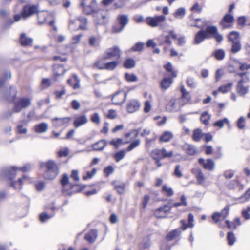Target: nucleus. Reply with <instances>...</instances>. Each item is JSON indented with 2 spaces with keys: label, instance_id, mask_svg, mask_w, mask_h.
Masks as SVG:
<instances>
[{
  "label": "nucleus",
  "instance_id": "6",
  "mask_svg": "<svg viewBox=\"0 0 250 250\" xmlns=\"http://www.w3.org/2000/svg\"><path fill=\"white\" fill-rule=\"evenodd\" d=\"M118 24L113 25L112 32L114 33L121 32L129 22V18L127 15H119L117 17Z\"/></svg>",
  "mask_w": 250,
  "mask_h": 250
},
{
  "label": "nucleus",
  "instance_id": "44",
  "mask_svg": "<svg viewBox=\"0 0 250 250\" xmlns=\"http://www.w3.org/2000/svg\"><path fill=\"white\" fill-rule=\"evenodd\" d=\"M125 155V151L124 150H120L114 155V157L116 162H118L123 159Z\"/></svg>",
  "mask_w": 250,
  "mask_h": 250
},
{
  "label": "nucleus",
  "instance_id": "13",
  "mask_svg": "<svg viewBox=\"0 0 250 250\" xmlns=\"http://www.w3.org/2000/svg\"><path fill=\"white\" fill-rule=\"evenodd\" d=\"M198 162L205 169L212 170L214 168L215 163L211 159H208L205 161L204 159L200 158L198 159Z\"/></svg>",
  "mask_w": 250,
  "mask_h": 250
},
{
  "label": "nucleus",
  "instance_id": "31",
  "mask_svg": "<svg viewBox=\"0 0 250 250\" xmlns=\"http://www.w3.org/2000/svg\"><path fill=\"white\" fill-rule=\"evenodd\" d=\"M113 184L115 186V188L120 194H122L125 190V184L123 182H119L115 181L113 182Z\"/></svg>",
  "mask_w": 250,
  "mask_h": 250
},
{
  "label": "nucleus",
  "instance_id": "16",
  "mask_svg": "<svg viewBox=\"0 0 250 250\" xmlns=\"http://www.w3.org/2000/svg\"><path fill=\"white\" fill-rule=\"evenodd\" d=\"M88 122V119L85 115L80 116L75 118L73 125L76 128H78L86 124Z\"/></svg>",
  "mask_w": 250,
  "mask_h": 250
},
{
  "label": "nucleus",
  "instance_id": "7",
  "mask_svg": "<svg viewBox=\"0 0 250 250\" xmlns=\"http://www.w3.org/2000/svg\"><path fill=\"white\" fill-rule=\"evenodd\" d=\"M165 15H161L154 17H147L146 18V23L152 27H156L160 25L161 23L166 21Z\"/></svg>",
  "mask_w": 250,
  "mask_h": 250
},
{
  "label": "nucleus",
  "instance_id": "59",
  "mask_svg": "<svg viewBox=\"0 0 250 250\" xmlns=\"http://www.w3.org/2000/svg\"><path fill=\"white\" fill-rule=\"evenodd\" d=\"M73 81L75 82V83L73 85V89H76L79 87L80 80L77 75L75 74L73 75Z\"/></svg>",
  "mask_w": 250,
  "mask_h": 250
},
{
  "label": "nucleus",
  "instance_id": "8",
  "mask_svg": "<svg viewBox=\"0 0 250 250\" xmlns=\"http://www.w3.org/2000/svg\"><path fill=\"white\" fill-rule=\"evenodd\" d=\"M121 50L119 47L115 46L112 48L107 49L104 56H103V60H106L112 57H117L120 58L121 57Z\"/></svg>",
  "mask_w": 250,
  "mask_h": 250
},
{
  "label": "nucleus",
  "instance_id": "33",
  "mask_svg": "<svg viewBox=\"0 0 250 250\" xmlns=\"http://www.w3.org/2000/svg\"><path fill=\"white\" fill-rule=\"evenodd\" d=\"M186 14V9L184 7L179 8L174 13V16L176 19H182Z\"/></svg>",
  "mask_w": 250,
  "mask_h": 250
},
{
  "label": "nucleus",
  "instance_id": "47",
  "mask_svg": "<svg viewBox=\"0 0 250 250\" xmlns=\"http://www.w3.org/2000/svg\"><path fill=\"white\" fill-rule=\"evenodd\" d=\"M125 79L128 82H134L137 81V77L134 74L126 73L125 74Z\"/></svg>",
  "mask_w": 250,
  "mask_h": 250
},
{
  "label": "nucleus",
  "instance_id": "51",
  "mask_svg": "<svg viewBox=\"0 0 250 250\" xmlns=\"http://www.w3.org/2000/svg\"><path fill=\"white\" fill-rule=\"evenodd\" d=\"M17 131L21 134H25L27 133L28 129L26 127H24L22 125H18L17 126Z\"/></svg>",
  "mask_w": 250,
  "mask_h": 250
},
{
  "label": "nucleus",
  "instance_id": "57",
  "mask_svg": "<svg viewBox=\"0 0 250 250\" xmlns=\"http://www.w3.org/2000/svg\"><path fill=\"white\" fill-rule=\"evenodd\" d=\"M87 6L92 10L94 13L99 9L96 0H92L90 4Z\"/></svg>",
  "mask_w": 250,
  "mask_h": 250
},
{
  "label": "nucleus",
  "instance_id": "58",
  "mask_svg": "<svg viewBox=\"0 0 250 250\" xmlns=\"http://www.w3.org/2000/svg\"><path fill=\"white\" fill-rule=\"evenodd\" d=\"M250 207H248L247 208L243 210L242 212V215L246 220L250 219Z\"/></svg>",
  "mask_w": 250,
  "mask_h": 250
},
{
  "label": "nucleus",
  "instance_id": "34",
  "mask_svg": "<svg viewBox=\"0 0 250 250\" xmlns=\"http://www.w3.org/2000/svg\"><path fill=\"white\" fill-rule=\"evenodd\" d=\"M151 156L155 160L163 159V151L160 149H155L152 151Z\"/></svg>",
  "mask_w": 250,
  "mask_h": 250
},
{
  "label": "nucleus",
  "instance_id": "15",
  "mask_svg": "<svg viewBox=\"0 0 250 250\" xmlns=\"http://www.w3.org/2000/svg\"><path fill=\"white\" fill-rule=\"evenodd\" d=\"M70 120L69 117L64 118H55L52 119L53 125L54 127L57 128L60 126L64 125L69 122Z\"/></svg>",
  "mask_w": 250,
  "mask_h": 250
},
{
  "label": "nucleus",
  "instance_id": "23",
  "mask_svg": "<svg viewBox=\"0 0 250 250\" xmlns=\"http://www.w3.org/2000/svg\"><path fill=\"white\" fill-rule=\"evenodd\" d=\"M189 95H181L180 96V98L175 100L174 102L171 101V104L172 106H174L175 104H179L180 105H184L186 103H187L188 100V96Z\"/></svg>",
  "mask_w": 250,
  "mask_h": 250
},
{
  "label": "nucleus",
  "instance_id": "17",
  "mask_svg": "<svg viewBox=\"0 0 250 250\" xmlns=\"http://www.w3.org/2000/svg\"><path fill=\"white\" fill-rule=\"evenodd\" d=\"M193 173L195 174L198 185H203L205 182V176L201 169L195 168L193 169Z\"/></svg>",
  "mask_w": 250,
  "mask_h": 250
},
{
  "label": "nucleus",
  "instance_id": "29",
  "mask_svg": "<svg viewBox=\"0 0 250 250\" xmlns=\"http://www.w3.org/2000/svg\"><path fill=\"white\" fill-rule=\"evenodd\" d=\"M203 135L201 129L197 128L194 130L192 138L194 141L199 142Z\"/></svg>",
  "mask_w": 250,
  "mask_h": 250
},
{
  "label": "nucleus",
  "instance_id": "25",
  "mask_svg": "<svg viewBox=\"0 0 250 250\" xmlns=\"http://www.w3.org/2000/svg\"><path fill=\"white\" fill-rule=\"evenodd\" d=\"M20 40L21 44L22 46H28L32 43L33 42V39L31 38H28L26 36V34L24 33L21 34Z\"/></svg>",
  "mask_w": 250,
  "mask_h": 250
},
{
  "label": "nucleus",
  "instance_id": "48",
  "mask_svg": "<svg viewBox=\"0 0 250 250\" xmlns=\"http://www.w3.org/2000/svg\"><path fill=\"white\" fill-rule=\"evenodd\" d=\"M140 144V141L139 140L137 139L135 140L130 143V144L127 147L126 150L127 151H130L134 148L138 146Z\"/></svg>",
  "mask_w": 250,
  "mask_h": 250
},
{
  "label": "nucleus",
  "instance_id": "14",
  "mask_svg": "<svg viewBox=\"0 0 250 250\" xmlns=\"http://www.w3.org/2000/svg\"><path fill=\"white\" fill-rule=\"evenodd\" d=\"M236 90L238 94H247L249 92V86L245 83L244 79H241L238 82Z\"/></svg>",
  "mask_w": 250,
  "mask_h": 250
},
{
  "label": "nucleus",
  "instance_id": "38",
  "mask_svg": "<svg viewBox=\"0 0 250 250\" xmlns=\"http://www.w3.org/2000/svg\"><path fill=\"white\" fill-rule=\"evenodd\" d=\"M239 38V33L236 31H231L228 35V41L230 42H235V41Z\"/></svg>",
  "mask_w": 250,
  "mask_h": 250
},
{
  "label": "nucleus",
  "instance_id": "9",
  "mask_svg": "<svg viewBox=\"0 0 250 250\" xmlns=\"http://www.w3.org/2000/svg\"><path fill=\"white\" fill-rule=\"evenodd\" d=\"M66 72L63 65L56 64L53 66V80L55 81L59 80L60 77L63 76Z\"/></svg>",
  "mask_w": 250,
  "mask_h": 250
},
{
  "label": "nucleus",
  "instance_id": "45",
  "mask_svg": "<svg viewBox=\"0 0 250 250\" xmlns=\"http://www.w3.org/2000/svg\"><path fill=\"white\" fill-rule=\"evenodd\" d=\"M144 46V43L143 42H138L131 47V49L134 52H140L143 49Z\"/></svg>",
  "mask_w": 250,
  "mask_h": 250
},
{
  "label": "nucleus",
  "instance_id": "12",
  "mask_svg": "<svg viewBox=\"0 0 250 250\" xmlns=\"http://www.w3.org/2000/svg\"><path fill=\"white\" fill-rule=\"evenodd\" d=\"M140 102L136 99L130 100L127 104L126 108L127 112L129 113H133L138 110L140 108Z\"/></svg>",
  "mask_w": 250,
  "mask_h": 250
},
{
  "label": "nucleus",
  "instance_id": "19",
  "mask_svg": "<svg viewBox=\"0 0 250 250\" xmlns=\"http://www.w3.org/2000/svg\"><path fill=\"white\" fill-rule=\"evenodd\" d=\"M97 238V231L96 229H92L89 233L85 234L84 238L90 243H93Z\"/></svg>",
  "mask_w": 250,
  "mask_h": 250
},
{
  "label": "nucleus",
  "instance_id": "3",
  "mask_svg": "<svg viewBox=\"0 0 250 250\" xmlns=\"http://www.w3.org/2000/svg\"><path fill=\"white\" fill-rule=\"evenodd\" d=\"M14 104V111L15 113L20 112L23 109L27 108L31 104V100L27 97H17L14 95L12 97Z\"/></svg>",
  "mask_w": 250,
  "mask_h": 250
},
{
  "label": "nucleus",
  "instance_id": "46",
  "mask_svg": "<svg viewBox=\"0 0 250 250\" xmlns=\"http://www.w3.org/2000/svg\"><path fill=\"white\" fill-rule=\"evenodd\" d=\"M163 192L166 193L167 196H172L174 194V192L172 188H168L166 185H164L162 187Z\"/></svg>",
  "mask_w": 250,
  "mask_h": 250
},
{
  "label": "nucleus",
  "instance_id": "63",
  "mask_svg": "<svg viewBox=\"0 0 250 250\" xmlns=\"http://www.w3.org/2000/svg\"><path fill=\"white\" fill-rule=\"evenodd\" d=\"M114 169L112 166H108L104 168V171L106 174V176H108L109 174L113 173Z\"/></svg>",
  "mask_w": 250,
  "mask_h": 250
},
{
  "label": "nucleus",
  "instance_id": "37",
  "mask_svg": "<svg viewBox=\"0 0 250 250\" xmlns=\"http://www.w3.org/2000/svg\"><path fill=\"white\" fill-rule=\"evenodd\" d=\"M210 118V115L207 111H204L201 115L200 120L201 122L204 125H207L209 124V120Z\"/></svg>",
  "mask_w": 250,
  "mask_h": 250
},
{
  "label": "nucleus",
  "instance_id": "20",
  "mask_svg": "<svg viewBox=\"0 0 250 250\" xmlns=\"http://www.w3.org/2000/svg\"><path fill=\"white\" fill-rule=\"evenodd\" d=\"M107 145V142L105 140H101L93 144L92 147L93 149L96 151L103 150Z\"/></svg>",
  "mask_w": 250,
  "mask_h": 250
},
{
  "label": "nucleus",
  "instance_id": "64",
  "mask_svg": "<svg viewBox=\"0 0 250 250\" xmlns=\"http://www.w3.org/2000/svg\"><path fill=\"white\" fill-rule=\"evenodd\" d=\"M68 181L69 178L68 175L67 174H64L61 180V185L63 187H64L68 183Z\"/></svg>",
  "mask_w": 250,
  "mask_h": 250
},
{
  "label": "nucleus",
  "instance_id": "4",
  "mask_svg": "<svg viewBox=\"0 0 250 250\" xmlns=\"http://www.w3.org/2000/svg\"><path fill=\"white\" fill-rule=\"evenodd\" d=\"M109 16L107 11L99 8L94 13L93 20L96 25H104L108 22Z\"/></svg>",
  "mask_w": 250,
  "mask_h": 250
},
{
  "label": "nucleus",
  "instance_id": "11",
  "mask_svg": "<svg viewBox=\"0 0 250 250\" xmlns=\"http://www.w3.org/2000/svg\"><path fill=\"white\" fill-rule=\"evenodd\" d=\"M18 168L15 167H8L3 168L1 170V174L4 177H7L12 180L16 175V170Z\"/></svg>",
  "mask_w": 250,
  "mask_h": 250
},
{
  "label": "nucleus",
  "instance_id": "10",
  "mask_svg": "<svg viewBox=\"0 0 250 250\" xmlns=\"http://www.w3.org/2000/svg\"><path fill=\"white\" fill-rule=\"evenodd\" d=\"M234 17L230 14H226L224 15L220 23L223 29L231 28V23L234 21Z\"/></svg>",
  "mask_w": 250,
  "mask_h": 250
},
{
  "label": "nucleus",
  "instance_id": "41",
  "mask_svg": "<svg viewBox=\"0 0 250 250\" xmlns=\"http://www.w3.org/2000/svg\"><path fill=\"white\" fill-rule=\"evenodd\" d=\"M172 208V206L169 205H165L163 207H161L159 208L155 212V215L158 218H161L162 217L158 216L157 214L159 211H164V212H167L169 211Z\"/></svg>",
  "mask_w": 250,
  "mask_h": 250
},
{
  "label": "nucleus",
  "instance_id": "32",
  "mask_svg": "<svg viewBox=\"0 0 250 250\" xmlns=\"http://www.w3.org/2000/svg\"><path fill=\"white\" fill-rule=\"evenodd\" d=\"M158 43L159 45H163L165 43L169 44H171V41L170 40L169 35L162 36L158 39Z\"/></svg>",
  "mask_w": 250,
  "mask_h": 250
},
{
  "label": "nucleus",
  "instance_id": "40",
  "mask_svg": "<svg viewBox=\"0 0 250 250\" xmlns=\"http://www.w3.org/2000/svg\"><path fill=\"white\" fill-rule=\"evenodd\" d=\"M166 70L168 72L171 73V76L173 78H175L177 76L176 72L173 70L172 65L171 62H168L164 66Z\"/></svg>",
  "mask_w": 250,
  "mask_h": 250
},
{
  "label": "nucleus",
  "instance_id": "18",
  "mask_svg": "<svg viewBox=\"0 0 250 250\" xmlns=\"http://www.w3.org/2000/svg\"><path fill=\"white\" fill-rule=\"evenodd\" d=\"M182 147L186 153L189 155H194L197 153V150L195 146L189 144L185 143Z\"/></svg>",
  "mask_w": 250,
  "mask_h": 250
},
{
  "label": "nucleus",
  "instance_id": "52",
  "mask_svg": "<svg viewBox=\"0 0 250 250\" xmlns=\"http://www.w3.org/2000/svg\"><path fill=\"white\" fill-rule=\"evenodd\" d=\"M245 121V118L242 116L240 117L238 119V120H237V127L240 129H242L244 128V127H245V125L244 123Z\"/></svg>",
  "mask_w": 250,
  "mask_h": 250
},
{
  "label": "nucleus",
  "instance_id": "62",
  "mask_svg": "<svg viewBox=\"0 0 250 250\" xmlns=\"http://www.w3.org/2000/svg\"><path fill=\"white\" fill-rule=\"evenodd\" d=\"M53 214L51 216H49L46 213H42L40 215V219L41 222H45L47 219H49L51 217L53 216Z\"/></svg>",
  "mask_w": 250,
  "mask_h": 250
},
{
  "label": "nucleus",
  "instance_id": "49",
  "mask_svg": "<svg viewBox=\"0 0 250 250\" xmlns=\"http://www.w3.org/2000/svg\"><path fill=\"white\" fill-rule=\"evenodd\" d=\"M187 84L191 88H195L197 85V83L195 80L191 77L188 78L187 80Z\"/></svg>",
  "mask_w": 250,
  "mask_h": 250
},
{
  "label": "nucleus",
  "instance_id": "35",
  "mask_svg": "<svg viewBox=\"0 0 250 250\" xmlns=\"http://www.w3.org/2000/svg\"><path fill=\"white\" fill-rule=\"evenodd\" d=\"M172 80L170 78H164L161 81V86L163 89H167L171 85Z\"/></svg>",
  "mask_w": 250,
  "mask_h": 250
},
{
  "label": "nucleus",
  "instance_id": "21",
  "mask_svg": "<svg viewBox=\"0 0 250 250\" xmlns=\"http://www.w3.org/2000/svg\"><path fill=\"white\" fill-rule=\"evenodd\" d=\"M118 61H112L104 63V66H98V68L101 70L105 69L108 70H113L118 66Z\"/></svg>",
  "mask_w": 250,
  "mask_h": 250
},
{
  "label": "nucleus",
  "instance_id": "27",
  "mask_svg": "<svg viewBox=\"0 0 250 250\" xmlns=\"http://www.w3.org/2000/svg\"><path fill=\"white\" fill-rule=\"evenodd\" d=\"M212 56H213L217 60H222L225 58V52L222 49H218L215 50L212 53Z\"/></svg>",
  "mask_w": 250,
  "mask_h": 250
},
{
  "label": "nucleus",
  "instance_id": "43",
  "mask_svg": "<svg viewBox=\"0 0 250 250\" xmlns=\"http://www.w3.org/2000/svg\"><path fill=\"white\" fill-rule=\"evenodd\" d=\"M227 239L228 240V244L230 246L233 245L236 241L234 234L232 232H229L227 233Z\"/></svg>",
  "mask_w": 250,
  "mask_h": 250
},
{
  "label": "nucleus",
  "instance_id": "50",
  "mask_svg": "<svg viewBox=\"0 0 250 250\" xmlns=\"http://www.w3.org/2000/svg\"><path fill=\"white\" fill-rule=\"evenodd\" d=\"M229 123V121L227 118H224L223 120H220L214 123V126L215 127H219L222 128L223 127L225 123Z\"/></svg>",
  "mask_w": 250,
  "mask_h": 250
},
{
  "label": "nucleus",
  "instance_id": "5",
  "mask_svg": "<svg viewBox=\"0 0 250 250\" xmlns=\"http://www.w3.org/2000/svg\"><path fill=\"white\" fill-rule=\"evenodd\" d=\"M39 5H30L26 4L23 8V10L21 12V16L24 19H26L31 16L37 13L38 14V22L40 24H42L44 22L45 19L42 21H40L39 19V16L38 13L39 12L38 10Z\"/></svg>",
  "mask_w": 250,
  "mask_h": 250
},
{
  "label": "nucleus",
  "instance_id": "24",
  "mask_svg": "<svg viewBox=\"0 0 250 250\" xmlns=\"http://www.w3.org/2000/svg\"><path fill=\"white\" fill-rule=\"evenodd\" d=\"M181 233L180 228H177L169 232L166 237L167 241H170L179 236Z\"/></svg>",
  "mask_w": 250,
  "mask_h": 250
},
{
  "label": "nucleus",
  "instance_id": "2",
  "mask_svg": "<svg viewBox=\"0 0 250 250\" xmlns=\"http://www.w3.org/2000/svg\"><path fill=\"white\" fill-rule=\"evenodd\" d=\"M46 167L45 172L44 173L45 179L53 180L57 176L59 172V169L57 164L53 160H49L45 163H42L41 167Z\"/></svg>",
  "mask_w": 250,
  "mask_h": 250
},
{
  "label": "nucleus",
  "instance_id": "42",
  "mask_svg": "<svg viewBox=\"0 0 250 250\" xmlns=\"http://www.w3.org/2000/svg\"><path fill=\"white\" fill-rule=\"evenodd\" d=\"M232 45L231 49V51L233 53H236L239 51L241 49V44L240 41H237L235 42H232Z\"/></svg>",
  "mask_w": 250,
  "mask_h": 250
},
{
  "label": "nucleus",
  "instance_id": "53",
  "mask_svg": "<svg viewBox=\"0 0 250 250\" xmlns=\"http://www.w3.org/2000/svg\"><path fill=\"white\" fill-rule=\"evenodd\" d=\"M250 198V188L248 189L244 194H243L240 198L241 202H245Z\"/></svg>",
  "mask_w": 250,
  "mask_h": 250
},
{
  "label": "nucleus",
  "instance_id": "26",
  "mask_svg": "<svg viewBox=\"0 0 250 250\" xmlns=\"http://www.w3.org/2000/svg\"><path fill=\"white\" fill-rule=\"evenodd\" d=\"M48 128V125L45 123H42L34 126L35 131L37 133H44Z\"/></svg>",
  "mask_w": 250,
  "mask_h": 250
},
{
  "label": "nucleus",
  "instance_id": "56",
  "mask_svg": "<svg viewBox=\"0 0 250 250\" xmlns=\"http://www.w3.org/2000/svg\"><path fill=\"white\" fill-rule=\"evenodd\" d=\"M91 121L96 124H99L100 123V119L99 114L95 113L91 116Z\"/></svg>",
  "mask_w": 250,
  "mask_h": 250
},
{
  "label": "nucleus",
  "instance_id": "61",
  "mask_svg": "<svg viewBox=\"0 0 250 250\" xmlns=\"http://www.w3.org/2000/svg\"><path fill=\"white\" fill-rule=\"evenodd\" d=\"M180 166L179 165H176L175 167L174 174L178 178H180L182 176V173L180 170Z\"/></svg>",
  "mask_w": 250,
  "mask_h": 250
},
{
  "label": "nucleus",
  "instance_id": "39",
  "mask_svg": "<svg viewBox=\"0 0 250 250\" xmlns=\"http://www.w3.org/2000/svg\"><path fill=\"white\" fill-rule=\"evenodd\" d=\"M233 85L232 83H229L227 84H224L223 85L220 86L218 89L219 92H221L222 93H227L229 91V89L231 88L232 86Z\"/></svg>",
  "mask_w": 250,
  "mask_h": 250
},
{
  "label": "nucleus",
  "instance_id": "1",
  "mask_svg": "<svg viewBox=\"0 0 250 250\" xmlns=\"http://www.w3.org/2000/svg\"><path fill=\"white\" fill-rule=\"evenodd\" d=\"M213 38L215 41L220 43L224 38L223 36L218 32V28L214 25H208L205 30L201 29L195 35L194 44H199L206 39Z\"/></svg>",
  "mask_w": 250,
  "mask_h": 250
},
{
  "label": "nucleus",
  "instance_id": "30",
  "mask_svg": "<svg viewBox=\"0 0 250 250\" xmlns=\"http://www.w3.org/2000/svg\"><path fill=\"white\" fill-rule=\"evenodd\" d=\"M136 62L131 58H127L124 62L123 66L127 69H131L135 66Z\"/></svg>",
  "mask_w": 250,
  "mask_h": 250
},
{
  "label": "nucleus",
  "instance_id": "60",
  "mask_svg": "<svg viewBox=\"0 0 250 250\" xmlns=\"http://www.w3.org/2000/svg\"><path fill=\"white\" fill-rule=\"evenodd\" d=\"M230 210V207L229 205L225 207L224 209L221 211V215H223V218H226L229 215V211Z\"/></svg>",
  "mask_w": 250,
  "mask_h": 250
},
{
  "label": "nucleus",
  "instance_id": "36",
  "mask_svg": "<svg viewBox=\"0 0 250 250\" xmlns=\"http://www.w3.org/2000/svg\"><path fill=\"white\" fill-rule=\"evenodd\" d=\"M100 40L95 36H91L89 38V45L91 47H97L99 46Z\"/></svg>",
  "mask_w": 250,
  "mask_h": 250
},
{
  "label": "nucleus",
  "instance_id": "55",
  "mask_svg": "<svg viewBox=\"0 0 250 250\" xmlns=\"http://www.w3.org/2000/svg\"><path fill=\"white\" fill-rule=\"evenodd\" d=\"M13 113H15L14 111V107H13L12 110H8L5 111L2 115V118L3 119H8L9 117H11Z\"/></svg>",
  "mask_w": 250,
  "mask_h": 250
},
{
  "label": "nucleus",
  "instance_id": "28",
  "mask_svg": "<svg viewBox=\"0 0 250 250\" xmlns=\"http://www.w3.org/2000/svg\"><path fill=\"white\" fill-rule=\"evenodd\" d=\"M173 137L172 133L170 131H167L163 133L160 137V142H169Z\"/></svg>",
  "mask_w": 250,
  "mask_h": 250
},
{
  "label": "nucleus",
  "instance_id": "22",
  "mask_svg": "<svg viewBox=\"0 0 250 250\" xmlns=\"http://www.w3.org/2000/svg\"><path fill=\"white\" fill-rule=\"evenodd\" d=\"M27 178V176L24 175L22 178H19L18 181L13 182L12 181L10 183V185L15 189L20 190L21 189L22 181L23 180H25Z\"/></svg>",
  "mask_w": 250,
  "mask_h": 250
},
{
  "label": "nucleus",
  "instance_id": "54",
  "mask_svg": "<svg viewBox=\"0 0 250 250\" xmlns=\"http://www.w3.org/2000/svg\"><path fill=\"white\" fill-rule=\"evenodd\" d=\"M122 143L123 140L121 138H118L116 140H112L109 142L110 144L114 146L116 148H118L119 146L122 144Z\"/></svg>",
  "mask_w": 250,
  "mask_h": 250
}]
</instances>
